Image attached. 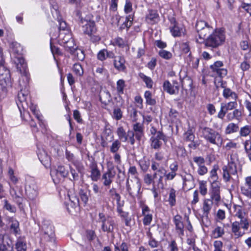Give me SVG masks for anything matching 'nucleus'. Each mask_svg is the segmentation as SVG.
Masks as SVG:
<instances>
[{
    "instance_id": "6e6552de",
    "label": "nucleus",
    "mask_w": 251,
    "mask_h": 251,
    "mask_svg": "<svg viewBox=\"0 0 251 251\" xmlns=\"http://www.w3.org/2000/svg\"><path fill=\"white\" fill-rule=\"evenodd\" d=\"M151 147L154 149H159L162 145V141L166 143L167 141L166 136L161 131H158L157 135L151 138Z\"/></svg>"
},
{
    "instance_id": "f704fd0d",
    "label": "nucleus",
    "mask_w": 251,
    "mask_h": 251,
    "mask_svg": "<svg viewBox=\"0 0 251 251\" xmlns=\"http://www.w3.org/2000/svg\"><path fill=\"white\" fill-rule=\"evenodd\" d=\"M176 191L174 188H171L169 192L168 202L171 207L176 205Z\"/></svg>"
},
{
    "instance_id": "3c124183",
    "label": "nucleus",
    "mask_w": 251,
    "mask_h": 251,
    "mask_svg": "<svg viewBox=\"0 0 251 251\" xmlns=\"http://www.w3.org/2000/svg\"><path fill=\"white\" fill-rule=\"evenodd\" d=\"M72 54H74L76 58V59L78 60L82 61L85 58V55L84 51L80 49H76L75 51L73 53H71Z\"/></svg>"
},
{
    "instance_id": "f3484780",
    "label": "nucleus",
    "mask_w": 251,
    "mask_h": 251,
    "mask_svg": "<svg viewBox=\"0 0 251 251\" xmlns=\"http://www.w3.org/2000/svg\"><path fill=\"white\" fill-rule=\"evenodd\" d=\"M91 171L90 177L92 180L97 181L100 177V172L99 170L97 164L95 161H93L89 165Z\"/></svg>"
},
{
    "instance_id": "2eb2a0df",
    "label": "nucleus",
    "mask_w": 251,
    "mask_h": 251,
    "mask_svg": "<svg viewBox=\"0 0 251 251\" xmlns=\"http://www.w3.org/2000/svg\"><path fill=\"white\" fill-rule=\"evenodd\" d=\"M182 217L178 214L173 218V222L175 225L176 230L180 236L184 235V225L182 221Z\"/></svg>"
},
{
    "instance_id": "2f4dec72",
    "label": "nucleus",
    "mask_w": 251,
    "mask_h": 251,
    "mask_svg": "<svg viewBox=\"0 0 251 251\" xmlns=\"http://www.w3.org/2000/svg\"><path fill=\"white\" fill-rule=\"evenodd\" d=\"M213 202L211 199H206L203 204V214H209L211 209Z\"/></svg>"
},
{
    "instance_id": "5fc2aeb1",
    "label": "nucleus",
    "mask_w": 251,
    "mask_h": 251,
    "mask_svg": "<svg viewBox=\"0 0 251 251\" xmlns=\"http://www.w3.org/2000/svg\"><path fill=\"white\" fill-rule=\"evenodd\" d=\"M212 234L215 238L221 237L224 234V229L222 227L218 226L213 230Z\"/></svg>"
},
{
    "instance_id": "7ed1b4c3",
    "label": "nucleus",
    "mask_w": 251,
    "mask_h": 251,
    "mask_svg": "<svg viewBox=\"0 0 251 251\" xmlns=\"http://www.w3.org/2000/svg\"><path fill=\"white\" fill-rule=\"evenodd\" d=\"M195 27L199 38V39H197L196 41L199 44H202V40H205L215 29L207 23L202 20L197 21Z\"/></svg>"
},
{
    "instance_id": "c9c22d12",
    "label": "nucleus",
    "mask_w": 251,
    "mask_h": 251,
    "mask_svg": "<svg viewBox=\"0 0 251 251\" xmlns=\"http://www.w3.org/2000/svg\"><path fill=\"white\" fill-rule=\"evenodd\" d=\"M117 133L118 136L119 140L123 142L127 141V134L122 126L119 127L117 128Z\"/></svg>"
},
{
    "instance_id": "cd10ccee",
    "label": "nucleus",
    "mask_w": 251,
    "mask_h": 251,
    "mask_svg": "<svg viewBox=\"0 0 251 251\" xmlns=\"http://www.w3.org/2000/svg\"><path fill=\"white\" fill-rule=\"evenodd\" d=\"M17 251H26L27 249L26 242L24 237H20L15 244Z\"/></svg>"
},
{
    "instance_id": "bb28decb",
    "label": "nucleus",
    "mask_w": 251,
    "mask_h": 251,
    "mask_svg": "<svg viewBox=\"0 0 251 251\" xmlns=\"http://www.w3.org/2000/svg\"><path fill=\"white\" fill-rule=\"evenodd\" d=\"M38 156L41 163L45 166L50 164V157L48 155L47 152L43 149L39 150Z\"/></svg>"
},
{
    "instance_id": "de8ad7c7",
    "label": "nucleus",
    "mask_w": 251,
    "mask_h": 251,
    "mask_svg": "<svg viewBox=\"0 0 251 251\" xmlns=\"http://www.w3.org/2000/svg\"><path fill=\"white\" fill-rule=\"evenodd\" d=\"M70 173L72 177H70V180L73 182L77 181L79 179V175L77 171L74 169L72 166H70Z\"/></svg>"
},
{
    "instance_id": "a211bd4d",
    "label": "nucleus",
    "mask_w": 251,
    "mask_h": 251,
    "mask_svg": "<svg viewBox=\"0 0 251 251\" xmlns=\"http://www.w3.org/2000/svg\"><path fill=\"white\" fill-rule=\"evenodd\" d=\"M210 199L212 200V201L216 204L221 201L220 188L218 185H212Z\"/></svg>"
},
{
    "instance_id": "13d9d810",
    "label": "nucleus",
    "mask_w": 251,
    "mask_h": 251,
    "mask_svg": "<svg viewBox=\"0 0 251 251\" xmlns=\"http://www.w3.org/2000/svg\"><path fill=\"white\" fill-rule=\"evenodd\" d=\"M56 172L59 174L63 177H66L68 174V172L66 170L65 167L63 166H59L56 170Z\"/></svg>"
},
{
    "instance_id": "aec40b11",
    "label": "nucleus",
    "mask_w": 251,
    "mask_h": 251,
    "mask_svg": "<svg viewBox=\"0 0 251 251\" xmlns=\"http://www.w3.org/2000/svg\"><path fill=\"white\" fill-rule=\"evenodd\" d=\"M115 68L119 71H125L126 67L125 66V60L122 56H119L115 58L114 61Z\"/></svg>"
},
{
    "instance_id": "39448f33",
    "label": "nucleus",
    "mask_w": 251,
    "mask_h": 251,
    "mask_svg": "<svg viewBox=\"0 0 251 251\" xmlns=\"http://www.w3.org/2000/svg\"><path fill=\"white\" fill-rule=\"evenodd\" d=\"M99 222L101 223V229L102 231L108 233H113L116 225L113 218L103 213L99 214Z\"/></svg>"
},
{
    "instance_id": "20e7f679",
    "label": "nucleus",
    "mask_w": 251,
    "mask_h": 251,
    "mask_svg": "<svg viewBox=\"0 0 251 251\" xmlns=\"http://www.w3.org/2000/svg\"><path fill=\"white\" fill-rule=\"evenodd\" d=\"M79 24L82 27V30L83 33L89 36L93 42L100 40V37L99 36L95 35L96 33L97 29L95 26V23L94 21L81 19Z\"/></svg>"
},
{
    "instance_id": "f8f14e48",
    "label": "nucleus",
    "mask_w": 251,
    "mask_h": 251,
    "mask_svg": "<svg viewBox=\"0 0 251 251\" xmlns=\"http://www.w3.org/2000/svg\"><path fill=\"white\" fill-rule=\"evenodd\" d=\"M163 87L164 90L171 95L178 93L179 89V83L176 80H174L172 84L168 80H166L163 83Z\"/></svg>"
},
{
    "instance_id": "a18cd8bd",
    "label": "nucleus",
    "mask_w": 251,
    "mask_h": 251,
    "mask_svg": "<svg viewBox=\"0 0 251 251\" xmlns=\"http://www.w3.org/2000/svg\"><path fill=\"white\" fill-rule=\"evenodd\" d=\"M251 132V126L249 125H246L242 127L239 131L240 135L242 137H246L249 135Z\"/></svg>"
},
{
    "instance_id": "7c9ffc66",
    "label": "nucleus",
    "mask_w": 251,
    "mask_h": 251,
    "mask_svg": "<svg viewBox=\"0 0 251 251\" xmlns=\"http://www.w3.org/2000/svg\"><path fill=\"white\" fill-rule=\"evenodd\" d=\"M66 51L69 52L70 53H73L75 50L77 48L75 44V40L73 38L68 41L66 44L63 46Z\"/></svg>"
},
{
    "instance_id": "0eeeda50",
    "label": "nucleus",
    "mask_w": 251,
    "mask_h": 251,
    "mask_svg": "<svg viewBox=\"0 0 251 251\" xmlns=\"http://www.w3.org/2000/svg\"><path fill=\"white\" fill-rule=\"evenodd\" d=\"M116 174V172L113 166H108L107 171L102 174L101 179L103 181V185L106 187H109L113 182V180Z\"/></svg>"
},
{
    "instance_id": "680f3d73",
    "label": "nucleus",
    "mask_w": 251,
    "mask_h": 251,
    "mask_svg": "<svg viewBox=\"0 0 251 251\" xmlns=\"http://www.w3.org/2000/svg\"><path fill=\"white\" fill-rule=\"evenodd\" d=\"M159 54L162 58L165 59H169L172 56V54L170 52L165 50H160L159 51Z\"/></svg>"
},
{
    "instance_id": "79ce46f5",
    "label": "nucleus",
    "mask_w": 251,
    "mask_h": 251,
    "mask_svg": "<svg viewBox=\"0 0 251 251\" xmlns=\"http://www.w3.org/2000/svg\"><path fill=\"white\" fill-rule=\"evenodd\" d=\"M42 230L43 233H49L51 236L52 234H54L53 226L51 225L48 224V223L44 224L42 226Z\"/></svg>"
},
{
    "instance_id": "473e14b6",
    "label": "nucleus",
    "mask_w": 251,
    "mask_h": 251,
    "mask_svg": "<svg viewBox=\"0 0 251 251\" xmlns=\"http://www.w3.org/2000/svg\"><path fill=\"white\" fill-rule=\"evenodd\" d=\"M12 247L6 241H4V235L0 234V251H8Z\"/></svg>"
},
{
    "instance_id": "37998d69",
    "label": "nucleus",
    "mask_w": 251,
    "mask_h": 251,
    "mask_svg": "<svg viewBox=\"0 0 251 251\" xmlns=\"http://www.w3.org/2000/svg\"><path fill=\"white\" fill-rule=\"evenodd\" d=\"M144 181L147 185L152 184V187L155 186V180L153 178V175L151 176V174H147L144 176Z\"/></svg>"
},
{
    "instance_id": "603ef678",
    "label": "nucleus",
    "mask_w": 251,
    "mask_h": 251,
    "mask_svg": "<svg viewBox=\"0 0 251 251\" xmlns=\"http://www.w3.org/2000/svg\"><path fill=\"white\" fill-rule=\"evenodd\" d=\"M43 239L46 242L52 243L53 244H55V234H52L51 236L49 233H43Z\"/></svg>"
},
{
    "instance_id": "e433bc0d",
    "label": "nucleus",
    "mask_w": 251,
    "mask_h": 251,
    "mask_svg": "<svg viewBox=\"0 0 251 251\" xmlns=\"http://www.w3.org/2000/svg\"><path fill=\"white\" fill-rule=\"evenodd\" d=\"M144 97L146 99V103L150 105H154L156 104V100L152 98L151 93L149 91L145 92Z\"/></svg>"
},
{
    "instance_id": "393cba45",
    "label": "nucleus",
    "mask_w": 251,
    "mask_h": 251,
    "mask_svg": "<svg viewBox=\"0 0 251 251\" xmlns=\"http://www.w3.org/2000/svg\"><path fill=\"white\" fill-rule=\"evenodd\" d=\"M158 17L159 16L156 11L150 10L149 13L146 16V20L148 23L153 24L157 22Z\"/></svg>"
},
{
    "instance_id": "4be33fe9",
    "label": "nucleus",
    "mask_w": 251,
    "mask_h": 251,
    "mask_svg": "<svg viewBox=\"0 0 251 251\" xmlns=\"http://www.w3.org/2000/svg\"><path fill=\"white\" fill-rule=\"evenodd\" d=\"M68 197L70 200V202L68 203V205H70L72 208H75L79 206V199L75 193H73L71 191H69L68 193Z\"/></svg>"
},
{
    "instance_id": "c03bdc74",
    "label": "nucleus",
    "mask_w": 251,
    "mask_h": 251,
    "mask_svg": "<svg viewBox=\"0 0 251 251\" xmlns=\"http://www.w3.org/2000/svg\"><path fill=\"white\" fill-rule=\"evenodd\" d=\"M206 183V181L204 180L199 182L200 192L202 196H205L207 193Z\"/></svg>"
},
{
    "instance_id": "4d7b16f0",
    "label": "nucleus",
    "mask_w": 251,
    "mask_h": 251,
    "mask_svg": "<svg viewBox=\"0 0 251 251\" xmlns=\"http://www.w3.org/2000/svg\"><path fill=\"white\" fill-rule=\"evenodd\" d=\"M240 224V226L244 230H247L249 227V222L248 219L247 218H243L240 219V222H238Z\"/></svg>"
},
{
    "instance_id": "4468645a",
    "label": "nucleus",
    "mask_w": 251,
    "mask_h": 251,
    "mask_svg": "<svg viewBox=\"0 0 251 251\" xmlns=\"http://www.w3.org/2000/svg\"><path fill=\"white\" fill-rule=\"evenodd\" d=\"M25 193L30 200L35 199L38 195L37 186L34 181L25 186Z\"/></svg>"
},
{
    "instance_id": "423d86ee",
    "label": "nucleus",
    "mask_w": 251,
    "mask_h": 251,
    "mask_svg": "<svg viewBox=\"0 0 251 251\" xmlns=\"http://www.w3.org/2000/svg\"><path fill=\"white\" fill-rule=\"evenodd\" d=\"M128 174L134 176L135 181L132 187L129 183V177L127 178L126 182V189L129 195H131L135 192L139 193L141 187L140 180L138 175V173L135 166H130L128 171Z\"/></svg>"
},
{
    "instance_id": "69168bd1",
    "label": "nucleus",
    "mask_w": 251,
    "mask_h": 251,
    "mask_svg": "<svg viewBox=\"0 0 251 251\" xmlns=\"http://www.w3.org/2000/svg\"><path fill=\"white\" fill-rule=\"evenodd\" d=\"M143 215L144 216V218L143 220L144 225L145 226L149 225L152 220V215L151 214L148 213L147 214Z\"/></svg>"
},
{
    "instance_id": "4c0bfd02",
    "label": "nucleus",
    "mask_w": 251,
    "mask_h": 251,
    "mask_svg": "<svg viewBox=\"0 0 251 251\" xmlns=\"http://www.w3.org/2000/svg\"><path fill=\"white\" fill-rule=\"evenodd\" d=\"M139 164L140 166L141 170L143 172H145L149 169L150 163L149 159H147L145 157H143V159L139 160Z\"/></svg>"
},
{
    "instance_id": "338daca9",
    "label": "nucleus",
    "mask_w": 251,
    "mask_h": 251,
    "mask_svg": "<svg viewBox=\"0 0 251 251\" xmlns=\"http://www.w3.org/2000/svg\"><path fill=\"white\" fill-rule=\"evenodd\" d=\"M3 207L5 209L11 212H15L16 211V208L10 204L6 200H4Z\"/></svg>"
},
{
    "instance_id": "0e129e2a",
    "label": "nucleus",
    "mask_w": 251,
    "mask_h": 251,
    "mask_svg": "<svg viewBox=\"0 0 251 251\" xmlns=\"http://www.w3.org/2000/svg\"><path fill=\"white\" fill-rule=\"evenodd\" d=\"M79 194L82 201H83L85 204L87 203L88 201V196L87 192L81 189L79 192Z\"/></svg>"
},
{
    "instance_id": "ddd939ff",
    "label": "nucleus",
    "mask_w": 251,
    "mask_h": 251,
    "mask_svg": "<svg viewBox=\"0 0 251 251\" xmlns=\"http://www.w3.org/2000/svg\"><path fill=\"white\" fill-rule=\"evenodd\" d=\"M223 62L221 61H216L214 64L210 66L212 72L216 73L220 77H223L227 75V70L226 69H221L220 67L223 66Z\"/></svg>"
},
{
    "instance_id": "864d4df0",
    "label": "nucleus",
    "mask_w": 251,
    "mask_h": 251,
    "mask_svg": "<svg viewBox=\"0 0 251 251\" xmlns=\"http://www.w3.org/2000/svg\"><path fill=\"white\" fill-rule=\"evenodd\" d=\"M16 59L14 60L15 63L16 64L19 65H22L23 66H22V70H26L27 68L26 64L25 63V59L21 56L15 57Z\"/></svg>"
},
{
    "instance_id": "6e6d98bb",
    "label": "nucleus",
    "mask_w": 251,
    "mask_h": 251,
    "mask_svg": "<svg viewBox=\"0 0 251 251\" xmlns=\"http://www.w3.org/2000/svg\"><path fill=\"white\" fill-rule=\"evenodd\" d=\"M0 76H4V78H8L9 76V71L6 69L4 64L0 66Z\"/></svg>"
},
{
    "instance_id": "774afa93",
    "label": "nucleus",
    "mask_w": 251,
    "mask_h": 251,
    "mask_svg": "<svg viewBox=\"0 0 251 251\" xmlns=\"http://www.w3.org/2000/svg\"><path fill=\"white\" fill-rule=\"evenodd\" d=\"M193 160L197 163L199 167L204 165L205 160L202 157L195 156L193 158Z\"/></svg>"
},
{
    "instance_id": "c756f323",
    "label": "nucleus",
    "mask_w": 251,
    "mask_h": 251,
    "mask_svg": "<svg viewBox=\"0 0 251 251\" xmlns=\"http://www.w3.org/2000/svg\"><path fill=\"white\" fill-rule=\"evenodd\" d=\"M223 96L226 99H231L234 100H237V99L238 98V95L229 88L224 89Z\"/></svg>"
},
{
    "instance_id": "f03ea898",
    "label": "nucleus",
    "mask_w": 251,
    "mask_h": 251,
    "mask_svg": "<svg viewBox=\"0 0 251 251\" xmlns=\"http://www.w3.org/2000/svg\"><path fill=\"white\" fill-rule=\"evenodd\" d=\"M202 136L205 140L211 144L221 147L223 142L221 134L214 129L204 127L201 128Z\"/></svg>"
},
{
    "instance_id": "1a4fd4ad",
    "label": "nucleus",
    "mask_w": 251,
    "mask_h": 251,
    "mask_svg": "<svg viewBox=\"0 0 251 251\" xmlns=\"http://www.w3.org/2000/svg\"><path fill=\"white\" fill-rule=\"evenodd\" d=\"M223 178L225 182H229L231 178V175H237V165L235 164H228L227 166H224L223 168ZM237 178L238 176H236Z\"/></svg>"
},
{
    "instance_id": "72a5a7b5",
    "label": "nucleus",
    "mask_w": 251,
    "mask_h": 251,
    "mask_svg": "<svg viewBox=\"0 0 251 251\" xmlns=\"http://www.w3.org/2000/svg\"><path fill=\"white\" fill-rule=\"evenodd\" d=\"M239 130V126L237 124L233 123H229L226 128L225 133L226 134H230L236 132Z\"/></svg>"
},
{
    "instance_id": "a19ab883",
    "label": "nucleus",
    "mask_w": 251,
    "mask_h": 251,
    "mask_svg": "<svg viewBox=\"0 0 251 251\" xmlns=\"http://www.w3.org/2000/svg\"><path fill=\"white\" fill-rule=\"evenodd\" d=\"M139 76L146 83V86L148 88H151L152 87L153 82L150 77L146 76L144 74L142 73H140L139 74Z\"/></svg>"
},
{
    "instance_id": "dca6fc26",
    "label": "nucleus",
    "mask_w": 251,
    "mask_h": 251,
    "mask_svg": "<svg viewBox=\"0 0 251 251\" xmlns=\"http://www.w3.org/2000/svg\"><path fill=\"white\" fill-rule=\"evenodd\" d=\"M171 25L170 27L171 32L174 37L180 36L182 32V28L178 26L175 18L170 19Z\"/></svg>"
},
{
    "instance_id": "49530a36",
    "label": "nucleus",
    "mask_w": 251,
    "mask_h": 251,
    "mask_svg": "<svg viewBox=\"0 0 251 251\" xmlns=\"http://www.w3.org/2000/svg\"><path fill=\"white\" fill-rule=\"evenodd\" d=\"M195 135L191 129L188 130L184 134V139L186 142L193 141Z\"/></svg>"
},
{
    "instance_id": "58836bf2",
    "label": "nucleus",
    "mask_w": 251,
    "mask_h": 251,
    "mask_svg": "<svg viewBox=\"0 0 251 251\" xmlns=\"http://www.w3.org/2000/svg\"><path fill=\"white\" fill-rule=\"evenodd\" d=\"M121 146V141L119 140L114 141L109 147L110 151L112 153H116Z\"/></svg>"
},
{
    "instance_id": "e2e57ef3",
    "label": "nucleus",
    "mask_w": 251,
    "mask_h": 251,
    "mask_svg": "<svg viewBox=\"0 0 251 251\" xmlns=\"http://www.w3.org/2000/svg\"><path fill=\"white\" fill-rule=\"evenodd\" d=\"M123 116L122 112L120 108H115L113 110V117L117 120H120Z\"/></svg>"
},
{
    "instance_id": "8fccbe9b",
    "label": "nucleus",
    "mask_w": 251,
    "mask_h": 251,
    "mask_svg": "<svg viewBox=\"0 0 251 251\" xmlns=\"http://www.w3.org/2000/svg\"><path fill=\"white\" fill-rule=\"evenodd\" d=\"M125 87V82L123 79H120L117 82V91L119 94L124 93V89Z\"/></svg>"
},
{
    "instance_id": "a878e982",
    "label": "nucleus",
    "mask_w": 251,
    "mask_h": 251,
    "mask_svg": "<svg viewBox=\"0 0 251 251\" xmlns=\"http://www.w3.org/2000/svg\"><path fill=\"white\" fill-rule=\"evenodd\" d=\"M58 37L59 43L62 46L73 38L68 30H67L66 32L59 31Z\"/></svg>"
},
{
    "instance_id": "6ab92c4d",
    "label": "nucleus",
    "mask_w": 251,
    "mask_h": 251,
    "mask_svg": "<svg viewBox=\"0 0 251 251\" xmlns=\"http://www.w3.org/2000/svg\"><path fill=\"white\" fill-rule=\"evenodd\" d=\"M182 89L186 91L187 94L191 93L193 91V81L189 77L184 78L181 81Z\"/></svg>"
},
{
    "instance_id": "ea45409f",
    "label": "nucleus",
    "mask_w": 251,
    "mask_h": 251,
    "mask_svg": "<svg viewBox=\"0 0 251 251\" xmlns=\"http://www.w3.org/2000/svg\"><path fill=\"white\" fill-rule=\"evenodd\" d=\"M11 223L10 225V229L13 230V232L15 234L20 233L19 224L16 220L12 219L10 220Z\"/></svg>"
},
{
    "instance_id": "9b49d317",
    "label": "nucleus",
    "mask_w": 251,
    "mask_h": 251,
    "mask_svg": "<svg viewBox=\"0 0 251 251\" xmlns=\"http://www.w3.org/2000/svg\"><path fill=\"white\" fill-rule=\"evenodd\" d=\"M165 175V169L161 167L153 174V178L155 180V185L158 189H163L164 185L163 178Z\"/></svg>"
},
{
    "instance_id": "9d476101",
    "label": "nucleus",
    "mask_w": 251,
    "mask_h": 251,
    "mask_svg": "<svg viewBox=\"0 0 251 251\" xmlns=\"http://www.w3.org/2000/svg\"><path fill=\"white\" fill-rule=\"evenodd\" d=\"M237 105L236 100L229 101L227 103H222L220 110L218 112L217 117L221 119H223L227 111L234 109Z\"/></svg>"
},
{
    "instance_id": "f257e3e1",
    "label": "nucleus",
    "mask_w": 251,
    "mask_h": 251,
    "mask_svg": "<svg viewBox=\"0 0 251 251\" xmlns=\"http://www.w3.org/2000/svg\"><path fill=\"white\" fill-rule=\"evenodd\" d=\"M225 40L226 36L224 30L221 28H216L205 40H202V44L206 48L217 49L224 43Z\"/></svg>"
},
{
    "instance_id": "c85d7f7f",
    "label": "nucleus",
    "mask_w": 251,
    "mask_h": 251,
    "mask_svg": "<svg viewBox=\"0 0 251 251\" xmlns=\"http://www.w3.org/2000/svg\"><path fill=\"white\" fill-rule=\"evenodd\" d=\"M99 97L100 100L105 105L108 104L111 100V95L108 91H101Z\"/></svg>"
},
{
    "instance_id": "5701e85b",
    "label": "nucleus",
    "mask_w": 251,
    "mask_h": 251,
    "mask_svg": "<svg viewBox=\"0 0 251 251\" xmlns=\"http://www.w3.org/2000/svg\"><path fill=\"white\" fill-rule=\"evenodd\" d=\"M133 132L135 134V138L138 141H140L144 135L143 126L141 124L137 123L133 125Z\"/></svg>"
},
{
    "instance_id": "09e8293b",
    "label": "nucleus",
    "mask_w": 251,
    "mask_h": 251,
    "mask_svg": "<svg viewBox=\"0 0 251 251\" xmlns=\"http://www.w3.org/2000/svg\"><path fill=\"white\" fill-rule=\"evenodd\" d=\"M73 71L78 76H81L83 74V70L81 65L79 63H75L73 66Z\"/></svg>"
},
{
    "instance_id": "bf43d9fd",
    "label": "nucleus",
    "mask_w": 251,
    "mask_h": 251,
    "mask_svg": "<svg viewBox=\"0 0 251 251\" xmlns=\"http://www.w3.org/2000/svg\"><path fill=\"white\" fill-rule=\"evenodd\" d=\"M241 190L243 195L251 199V187H241Z\"/></svg>"
},
{
    "instance_id": "b1692460",
    "label": "nucleus",
    "mask_w": 251,
    "mask_h": 251,
    "mask_svg": "<svg viewBox=\"0 0 251 251\" xmlns=\"http://www.w3.org/2000/svg\"><path fill=\"white\" fill-rule=\"evenodd\" d=\"M241 227L238 222L235 221L231 225V230L236 238H240L245 234V232H242L240 230Z\"/></svg>"
},
{
    "instance_id": "412c9836",
    "label": "nucleus",
    "mask_w": 251,
    "mask_h": 251,
    "mask_svg": "<svg viewBox=\"0 0 251 251\" xmlns=\"http://www.w3.org/2000/svg\"><path fill=\"white\" fill-rule=\"evenodd\" d=\"M114 57V53L112 51H108L106 49L100 50L97 54L98 59L100 61H103L107 58H113Z\"/></svg>"
},
{
    "instance_id": "052dcab7",
    "label": "nucleus",
    "mask_w": 251,
    "mask_h": 251,
    "mask_svg": "<svg viewBox=\"0 0 251 251\" xmlns=\"http://www.w3.org/2000/svg\"><path fill=\"white\" fill-rule=\"evenodd\" d=\"M132 21L133 19L131 18L130 16L126 17V21L122 24L121 27L122 28H124L125 27H126L127 28H129L132 24Z\"/></svg>"
}]
</instances>
